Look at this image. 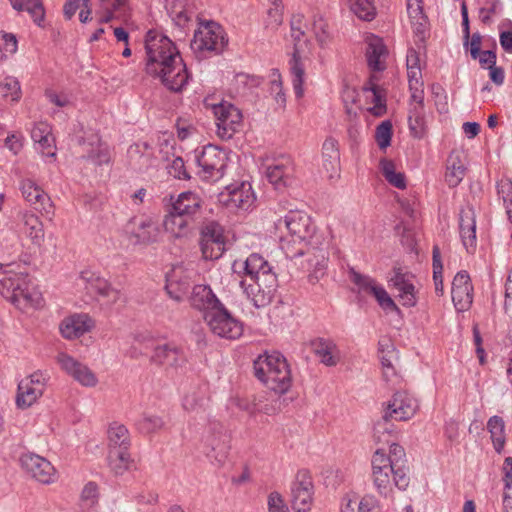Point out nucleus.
Masks as SVG:
<instances>
[{"label":"nucleus","instance_id":"nucleus-59","mask_svg":"<svg viewBox=\"0 0 512 512\" xmlns=\"http://www.w3.org/2000/svg\"><path fill=\"white\" fill-rule=\"evenodd\" d=\"M327 28V23L322 17L314 18L312 31L321 46L325 45L329 39L330 34Z\"/></svg>","mask_w":512,"mask_h":512},{"label":"nucleus","instance_id":"nucleus-7","mask_svg":"<svg viewBox=\"0 0 512 512\" xmlns=\"http://www.w3.org/2000/svg\"><path fill=\"white\" fill-rule=\"evenodd\" d=\"M290 26V35L294 45L292 56L289 60V68L295 95L297 98H301L304 95L303 84L305 79V65L303 59L308 42L305 37L306 24L304 23L303 15H293Z\"/></svg>","mask_w":512,"mask_h":512},{"label":"nucleus","instance_id":"nucleus-26","mask_svg":"<svg viewBox=\"0 0 512 512\" xmlns=\"http://www.w3.org/2000/svg\"><path fill=\"white\" fill-rule=\"evenodd\" d=\"M311 349L319 361L328 367L336 366L340 361V351L334 340L318 337L310 342Z\"/></svg>","mask_w":512,"mask_h":512},{"label":"nucleus","instance_id":"nucleus-20","mask_svg":"<svg viewBox=\"0 0 512 512\" xmlns=\"http://www.w3.org/2000/svg\"><path fill=\"white\" fill-rule=\"evenodd\" d=\"M256 200L250 183L242 182L226 187V191L220 194V202L230 209L247 211Z\"/></svg>","mask_w":512,"mask_h":512},{"label":"nucleus","instance_id":"nucleus-9","mask_svg":"<svg viewBox=\"0 0 512 512\" xmlns=\"http://www.w3.org/2000/svg\"><path fill=\"white\" fill-rule=\"evenodd\" d=\"M202 443L203 452L211 462L219 466L224 464L230 449V436L221 422L209 420L202 436Z\"/></svg>","mask_w":512,"mask_h":512},{"label":"nucleus","instance_id":"nucleus-52","mask_svg":"<svg viewBox=\"0 0 512 512\" xmlns=\"http://www.w3.org/2000/svg\"><path fill=\"white\" fill-rule=\"evenodd\" d=\"M349 279L355 286H357L358 293L372 294L378 285L373 278L357 272L353 267L349 268Z\"/></svg>","mask_w":512,"mask_h":512},{"label":"nucleus","instance_id":"nucleus-37","mask_svg":"<svg viewBox=\"0 0 512 512\" xmlns=\"http://www.w3.org/2000/svg\"><path fill=\"white\" fill-rule=\"evenodd\" d=\"M192 224L193 222L176 214L169 208L167 209V214L163 219V227L165 231L171 234L174 238L186 237L192 229Z\"/></svg>","mask_w":512,"mask_h":512},{"label":"nucleus","instance_id":"nucleus-45","mask_svg":"<svg viewBox=\"0 0 512 512\" xmlns=\"http://www.w3.org/2000/svg\"><path fill=\"white\" fill-rule=\"evenodd\" d=\"M340 512H377L372 498L358 500L356 496L346 495L341 502Z\"/></svg>","mask_w":512,"mask_h":512},{"label":"nucleus","instance_id":"nucleus-48","mask_svg":"<svg viewBox=\"0 0 512 512\" xmlns=\"http://www.w3.org/2000/svg\"><path fill=\"white\" fill-rule=\"evenodd\" d=\"M135 425L140 433L148 435L160 431L164 427L165 422L158 415L143 413Z\"/></svg>","mask_w":512,"mask_h":512},{"label":"nucleus","instance_id":"nucleus-14","mask_svg":"<svg viewBox=\"0 0 512 512\" xmlns=\"http://www.w3.org/2000/svg\"><path fill=\"white\" fill-rule=\"evenodd\" d=\"M212 109L216 119L217 135L223 140L231 139L242 127L241 111L227 101L214 104Z\"/></svg>","mask_w":512,"mask_h":512},{"label":"nucleus","instance_id":"nucleus-12","mask_svg":"<svg viewBox=\"0 0 512 512\" xmlns=\"http://www.w3.org/2000/svg\"><path fill=\"white\" fill-rule=\"evenodd\" d=\"M224 227L217 221H205L200 230V247L206 260L219 259L226 250Z\"/></svg>","mask_w":512,"mask_h":512},{"label":"nucleus","instance_id":"nucleus-19","mask_svg":"<svg viewBox=\"0 0 512 512\" xmlns=\"http://www.w3.org/2000/svg\"><path fill=\"white\" fill-rule=\"evenodd\" d=\"M292 507L297 512L310 510L313 500L312 478L307 470H300L291 486Z\"/></svg>","mask_w":512,"mask_h":512},{"label":"nucleus","instance_id":"nucleus-49","mask_svg":"<svg viewBox=\"0 0 512 512\" xmlns=\"http://www.w3.org/2000/svg\"><path fill=\"white\" fill-rule=\"evenodd\" d=\"M109 467L116 475H122L131 464L129 451L111 450L108 455Z\"/></svg>","mask_w":512,"mask_h":512},{"label":"nucleus","instance_id":"nucleus-23","mask_svg":"<svg viewBox=\"0 0 512 512\" xmlns=\"http://www.w3.org/2000/svg\"><path fill=\"white\" fill-rule=\"evenodd\" d=\"M57 362L67 374L86 387H94L98 383L96 375L84 364L78 362L66 353L57 355Z\"/></svg>","mask_w":512,"mask_h":512},{"label":"nucleus","instance_id":"nucleus-3","mask_svg":"<svg viewBox=\"0 0 512 512\" xmlns=\"http://www.w3.org/2000/svg\"><path fill=\"white\" fill-rule=\"evenodd\" d=\"M404 448L392 443L389 454L377 449L372 456V477L379 494L387 497L394 484L399 490H406L410 483L409 468Z\"/></svg>","mask_w":512,"mask_h":512},{"label":"nucleus","instance_id":"nucleus-1","mask_svg":"<svg viewBox=\"0 0 512 512\" xmlns=\"http://www.w3.org/2000/svg\"><path fill=\"white\" fill-rule=\"evenodd\" d=\"M232 267L234 272L244 275L240 285L256 308L272 302L278 280L268 261L260 254L252 253L245 260H235Z\"/></svg>","mask_w":512,"mask_h":512},{"label":"nucleus","instance_id":"nucleus-6","mask_svg":"<svg viewBox=\"0 0 512 512\" xmlns=\"http://www.w3.org/2000/svg\"><path fill=\"white\" fill-rule=\"evenodd\" d=\"M145 71L157 78L182 56L175 43L161 32L150 30L145 37Z\"/></svg>","mask_w":512,"mask_h":512},{"label":"nucleus","instance_id":"nucleus-31","mask_svg":"<svg viewBox=\"0 0 512 512\" xmlns=\"http://www.w3.org/2000/svg\"><path fill=\"white\" fill-rule=\"evenodd\" d=\"M305 251V254L313 256L308 259V270L309 282L315 284L326 274L328 254L326 249L318 247V244L308 246Z\"/></svg>","mask_w":512,"mask_h":512},{"label":"nucleus","instance_id":"nucleus-46","mask_svg":"<svg viewBox=\"0 0 512 512\" xmlns=\"http://www.w3.org/2000/svg\"><path fill=\"white\" fill-rule=\"evenodd\" d=\"M18 11H27L38 25L44 20L45 11L40 0H9Z\"/></svg>","mask_w":512,"mask_h":512},{"label":"nucleus","instance_id":"nucleus-22","mask_svg":"<svg viewBox=\"0 0 512 512\" xmlns=\"http://www.w3.org/2000/svg\"><path fill=\"white\" fill-rule=\"evenodd\" d=\"M202 205V198L192 191H185L181 192L177 196H170L169 209L174 211L176 214L187 218L193 223L197 215L200 214Z\"/></svg>","mask_w":512,"mask_h":512},{"label":"nucleus","instance_id":"nucleus-16","mask_svg":"<svg viewBox=\"0 0 512 512\" xmlns=\"http://www.w3.org/2000/svg\"><path fill=\"white\" fill-rule=\"evenodd\" d=\"M79 280L82 285H84L87 292L96 294L98 301L102 302L104 305L111 306L120 299V291L113 288L111 284L97 272L84 270L81 272Z\"/></svg>","mask_w":512,"mask_h":512},{"label":"nucleus","instance_id":"nucleus-5","mask_svg":"<svg viewBox=\"0 0 512 512\" xmlns=\"http://www.w3.org/2000/svg\"><path fill=\"white\" fill-rule=\"evenodd\" d=\"M11 265L0 263V295L21 311L40 308L43 304L41 292L26 273L8 269Z\"/></svg>","mask_w":512,"mask_h":512},{"label":"nucleus","instance_id":"nucleus-63","mask_svg":"<svg viewBox=\"0 0 512 512\" xmlns=\"http://www.w3.org/2000/svg\"><path fill=\"white\" fill-rule=\"evenodd\" d=\"M23 136L19 132L8 134L5 138V146L13 153L18 154L23 147Z\"/></svg>","mask_w":512,"mask_h":512},{"label":"nucleus","instance_id":"nucleus-21","mask_svg":"<svg viewBox=\"0 0 512 512\" xmlns=\"http://www.w3.org/2000/svg\"><path fill=\"white\" fill-rule=\"evenodd\" d=\"M451 297L458 312L469 310L473 303V285L465 270L459 271L452 281Z\"/></svg>","mask_w":512,"mask_h":512},{"label":"nucleus","instance_id":"nucleus-62","mask_svg":"<svg viewBox=\"0 0 512 512\" xmlns=\"http://www.w3.org/2000/svg\"><path fill=\"white\" fill-rule=\"evenodd\" d=\"M17 39L11 33H0V49L6 53L14 54L17 51Z\"/></svg>","mask_w":512,"mask_h":512},{"label":"nucleus","instance_id":"nucleus-35","mask_svg":"<svg viewBox=\"0 0 512 512\" xmlns=\"http://www.w3.org/2000/svg\"><path fill=\"white\" fill-rule=\"evenodd\" d=\"M165 9L172 21L179 27H185L195 16L188 0H165Z\"/></svg>","mask_w":512,"mask_h":512},{"label":"nucleus","instance_id":"nucleus-30","mask_svg":"<svg viewBox=\"0 0 512 512\" xmlns=\"http://www.w3.org/2000/svg\"><path fill=\"white\" fill-rule=\"evenodd\" d=\"M94 322L87 314H75L65 318L60 324L61 335L66 339H75L89 332Z\"/></svg>","mask_w":512,"mask_h":512},{"label":"nucleus","instance_id":"nucleus-64","mask_svg":"<svg viewBox=\"0 0 512 512\" xmlns=\"http://www.w3.org/2000/svg\"><path fill=\"white\" fill-rule=\"evenodd\" d=\"M268 510L269 512H289L281 495L277 492L270 493L268 497Z\"/></svg>","mask_w":512,"mask_h":512},{"label":"nucleus","instance_id":"nucleus-13","mask_svg":"<svg viewBox=\"0 0 512 512\" xmlns=\"http://www.w3.org/2000/svg\"><path fill=\"white\" fill-rule=\"evenodd\" d=\"M124 235L132 245H149L160 239L161 231L156 220L149 216L134 217L124 227Z\"/></svg>","mask_w":512,"mask_h":512},{"label":"nucleus","instance_id":"nucleus-36","mask_svg":"<svg viewBox=\"0 0 512 512\" xmlns=\"http://www.w3.org/2000/svg\"><path fill=\"white\" fill-rule=\"evenodd\" d=\"M85 154L84 158L92 160L94 163L101 165L108 163L110 156L107 145L100 141L96 134H91L88 140H83L81 143Z\"/></svg>","mask_w":512,"mask_h":512},{"label":"nucleus","instance_id":"nucleus-57","mask_svg":"<svg viewBox=\"0 0 512 512\" xmlns=\"http://www.w3.org/2000/svg\"><path fill=\"white\" fill-rule=\"evenodd\" d=\"M375 139L381 150H385L390 146L392 139V123L389 120L381 122L376 127Z\"/></svg>","mask_w":512,"mask_h":512},{"label":"nucleus","instance_id":"nucleus-44","mask_svg":"<svg viewBox=\"0 0 512 512\" xmlns=\"http://www.w3.org/2000/svg\"><path fill=\"white\" fill-rule=\"evenodd\" d=\"M291 173L292 167L284 162L273 163L266 169L267 179L276 189H280L288 184Z\"/></svg>","mask_w":512,"mask_h":512},{"label":"nucleus","instance_id":"nucleus-53","mask_svg":"<svg viewBox=\"0 0 512 512\" xmlns=\"http://www.w3.org/2000/svg\"><path fill=\"white\" fill-rule=\"evenodd\" d=\"M432 264H433V280L435 285V292L437 295L442 296L444 293L443 285V264L441 261V253L438 246H434L432 250Z\"/></svg>","mask_w":512,"mask_h":512},{"label":"nucleus","instance_id":"nucleus-4","mask_svg":"<svg viewBox=\"0 0 512 512\" xmlns=\"http://www.w3.org/2000/svg\"><path fill=\"white\" fill-rule=\"evenodd\" d=\"M274 227L280 247L289 258L302 256L306 253L305 248L319 244L320 236L315 234L311 218L304 211H288L274 222Z\"/></svg>","mask_w":512,"mask_h":512},{"label":"nucleus","instance_id":"nucleus-43","mask_svg":"<svg viewBox=\"0 0 512 512\" xmlns=\"http://www.w3.org/2000/svg\"><path fill=\"white\" fill-rule=\"evenodd\" d=\"M21 232L39 244L44 238L43 224L40 219L31 212H25L21 216Z\"/></svg>","mask_w":512,"mask_h":512},{"label":"nucleus","instance_id":"nucleus-51","mask_svg":"<svg viewBox=\"0 0 512 512\" xmlns=\"http://www.w3.org/2000/svg\"><path fill=\"white\" fill-rule=\"evenodd\" d=\"M408 125L411 134L415 138H422L425 131V119L423 109L413 106L409 111Z\"/></svg>","mask_w":512,"mask_h":512},{"label":"nucleus","instance_id":"nucleus-61","mask_svg":"<svg viewBox=\"0 0 512 512\" xmlns=\"http://www.w3.org/2000/svg\"><path fill=\"white\" fill-rule=\"evenodd\" d=\"M283 22V9L282 8H269L267 17L265 19L266 28L272 30L277 29Z\"/></svg>","mask_w":512,"mask_h":512},{"label":"nucleus","instance_id":"nucleus-25","mask_svg":"<svg viewBox=\"0 0 512 512\" xmlns=\"http://www.w3.org/2000/svg\"><path fill=\"white\" fill-rule=\"evenodd\" d=\"M390 285L398 292L397 297L405 307H414L417 303V290L413 284V276L395 269L389 280Z\"/></svg>","mask_w":512,"mask_h":512},{"label":"nucleus","instance_id":"nucleus-27","mask_svg":"<svg viewBox=\"0 0 512 512\" xmlns=\"http://www.w3.org/2000/svg\"><path fill=\"white\" fill-rule=\"evenodd\" d=\"M151 359L154 363L170 367H181L186 362L183 350L172 342L157 345Z\"/></svg>","mask_w":512,"mask_h":512},{"label":"nucleus","instance_id":"nucleus-11","mask_svg":"<svg viewBox=\"0 0 512 512\" xmlns=\"http://www.w3.org/2000/svg\"><path fill=\"white\" fill-rule=\"evenodd\" d=\"M227 153L214 145H207L196 156V162L200 170L198 174L203 180L210 182L219 181L227 168Z\"/></svg>","mask_w":512,"mask_h":512},{"label":"nucleus","instance_id":"nucleus-29","mask_svg":"<svg viewBox=\"0 0 512 512\" xmlns=\"http://www.w3.org/2000/svg\"><path fill=\"white\" fill-rule=\"evenodd\" d=\"M459 230L462 243L468 252L476 248V216L472 207L462 209L459 214Z\"/></svg>","mask_w":512,"mask_h":512},{"label":"nucleus","instance_id":"nucleus-24","mask_svg":"<svg viewBox=\"0 0 512 512\" xmlns=\"http://www.w3.org/2000/svg\"><path fill=\"white\" fill-rule=\"evenodd\" d=\"M190 78L191 75L182 58L176 59L172 66L157 77L165 88L176 93L187 86Z\"/></svg>","mask_w":512,"mask_h":512},{"label":"nucleus","instance_id":"nucleus-8","mask_svg":"<svg viewBox=\"0 0 512 512\" xmlns=\"http://www.w3.org/2000/svg\"><path fill=\"white\" fill-rule=\"evenodd\" d=\"M228 43L223 27L215 21L200 22L191 41V49L198 57L222 53Z\"/></svg>","mask_w":512,"mask_h":512},{"label":"nucleus","instance_id":"nucleus-40","mask_svg":"<svg viewBox=\"0 0 512 512\" xmlns=\"http://www.w3.org/2000/svg\"><path fill=\"white\" fill-rule=\"evenodd\" d=\"M287 360L279 353L259 355L253 363L254 374L261 381L272 371L278 368V364L285 363Z\"/></svg>","mask_w":512,"mask_h":512},{"label":"nucleus","instance_id":"nucleus-54","mask_svg":"<svg viewBox=\"0 0 512 512\" xmlns=\"http://www.w3.org/2000/svg\"><path fill=\"white\" fill-rule=\"evenodd\" d=\"M497 193L503 201L508 221L512 224V182L507 179L499 181Z\"/></svg>","mask_w":512,"mask_h":512},{"label":"nucleus","instance_id":"nucleus-32","mask_svg":"<svg viewBox=\"0 0 512 512\" xmlns=\"http://www.w3.org/2000/svg\"><path fill=\"white\" fill-rule=\"evenodd\" d=\"M262 382L269 390L276 394H285L292 385L291 370L287 363H280L278 368L265 377Z\"/></svg>","mask_w":512,"mask_h":512},{"label":"nucleus","instance_id":"nucleus-55","mask_svg":"<svg viewBox=\"0 0 512 512\" xmlns=\"http://www.w3.org/2000/svg\"><path fill=\"white\" fill-rule=\"evenodd\" d=\"M445 174L446 182L450 187H456L465 176L466 168L460 160H450Z\"/></svg>","mask_w":512,"mask_h":512},{"label":"nucleus","instance_id":"nucleus-38","mask_svg":"<svg viewBox=\"0 0 512 512\" xmlns=\"http://www.w3.org/2000/svg\"><path fill=\"white\" fill-rule=\"evenodd\" d=\"M207 402V385L202 384L190 387V389L183 396L182 406L187 412L198 413L199 411L205 409Z\"/></svg>","mask_w":512,"mask_h":512},{"label":"nucleus","instance_id":"nucleus-41","mask_svg":"<svg viewBox=\"0 0 512 512\" xmlns=\"http://www.w3.org/2000/svg\"><path fill=\"white\" fill-rule=\"evenodd\" d=\"M109 451L126 450L131 446L130 433L125 425L118 422L110 424L108 429Z\"/></svg>","mask_w":512,"mask_h":512},{"label":"nucleus","instance_id":"nucleus-18","mask_svg":"<svg viewBox=\"0 0 512 512\" xmlns=\"http://www.w3.org/2000/svg\"><path fill=\"white\" fill-rule=\"evenodd\" d=\"M20 191L23 198L42 215L51 218L54 215V206L49 195L31 179L20 182Z\"/></svg>","mask_w":512,"mask_h":512},{"label":"nucleus","instance_id":"nucleus-42","mask_svg":"<svg viewBox=\"0 0 512 512\" xmlns=\"http://www.w3.org/2000/svg\"><path fill=\"white\" fill-rule=\"evenodd\" d=\"M100 2V23H108L114 18L126 16L128 0H99Z\"/></svg>","mask_w":512,"mask_h":512},{"label":"nucleus","instance_id":"nucleus-17","mask_svg":"<svg viewBox=\"0 0 512 512\" xmlns=\"http://www.w3.org/2000/svg\"><path fill=\"white\" fill-rule=\"evenodd\" d=\"M48 377L41 371H36L22 379L18 384L16 404L19 408H28L44 393Z\"/></svg>","mask_w":512,"mask_h":512},{"label":"nucleus","instance_id":"nucleus-33","mask_svg":"<svg viewBox=\"0 0 512 512\" xmlns=\"http://www.w3.org/2000/svg\"><path fill=\"white\" fill-rule=\"evenodd\" d=\"M190 283V276L185 274L181 267H175L172 272L166 276L165 289L170 298L179 302L188 293Z\"/></svg>","mask_w":512,"mask_h":512},{"label":"nucleus","instance_id":"nucleus-34","mask_svg":"<svg viewBox=\"0 0 512 512\" xmlns=\"http://www.w3.org/2000/svg\"><path fill=\"white\" fill-rule=\"evenodd\" d=\"M323 168L330 179L338 178L340 172V153L338 142L332 137L327 138L322 145Z\"/></svg>","mask_w":512,"mask_h":512},{"label":"nucleus","instance_id":"nucleus-58","mask_svg":"<svg viewBox=\"0 0 512 512\" xmlns=\"http://www.w3.org/2000/svg\"><path fill=\"white\" fill-rule=\"evenodd\" d=\"M372 295L375 297L379 306L383 310H385L387 312H389V311L399 312L400 311L398 306L395 304V302L389 296V294L387 293V291L384 289L383 286L377 285L376 288L374 289V291L372 292Z\"/></svg>","mask_w":512,"mask_h":512},{"label":"nucleus","instance_id":"nucleus-15","mask_svg":"<svg viewBox=\"0 0 512 512\" xmlns=\"http://www.w3.org/2000/svg\"><path fill=\"white\" fill-rule=\"evenodd\" d=\"M19 463L27 475L42 484H51L57 479L54 466L38 454L24 452L19 458Z\"/></svg>","mask_w":512,"mask_h":512},{"label":"nucleus","instance_id":"nucleus-50","mask_svg":"<svg viewBox=\"0 0 512 512\" xmlns=\"http://www.w3.org/2000/svg\"><path fill=\"white\" fill-rule=\"evenodd\" d=\"M351 11L360 19L371 21L376 14L373 0H348Z\"/></svg>","mask_w":512,"mask_h":512},{"label":"nucleus","instance_id":"nucleus-10","mask_svg":"<svg viewBox=\"0 0 512 512\" xmlns=\"http://www.w3.org/2000/svg\"><path fill=\"white\" fill-rule=\"evenodd\" d=\"M418 409V401L405 391L396 392L392 399L388 402L387 407L382 416V420L378 421L374 427L375 436L382 431H387V422L390 420L406 421L412 418Z\"/></svg>","mask_w":512,"mask_h":512},{"label":"nucleus","instance_id":"nucleus-56","mask_svg":"<svg viewBox=\"0 0 512 512\" xmlns=\"http://www.w3.org/2000/svg\"><path fill=\"white\" fill-rule=\"evenodd\" d=\"M2 96L11 101H18L21 98V87L19 81L12 76H7L0 84Z\"/></svg>","mask_w":512,"mask_h":512},{"label":"nucleus","instance_id":"nucleus-28","mask_svg":"<svg viewBox=\"0 0 512 512\" xmlns=\"http://www.w3.org/2000/svg\"><path fill=\"white\" fill-rule=\"evenodd\" d=\"M365 55L370 70L375 72L385 70L388 51L380 37L375 35L367 37Z\"/></svg>","mask_w":512,"mask_h":512},{"label":"nucleus","instance_id":"nucleus-47","mask_svg":"<svg viewBox=\"0 0 512 512\" xmlns=\"http://www.w3.org/2000/svg\"><path fill=\"white\" fill-rule=\"evenodd\" d=\"M380 169L386 181L398 189L406 187L405 175L402 172H397L395 164L391 160L382 159L380 161Z\"/></svg>","mask_w":512,"mask_h":512},{"label":"nucleus","instance_id":"nucleus-2","mask_svg":"<svg viewBox=\"0 0 512 512\" xmlns=\"http://www.w3.org/2000/svg\"><path fill=\"white\" fill-rule=\"evenodd\" d=\"M190 305L198 310L209 330L220 338L235 340L243 334V324L218 299L209 285H195L189 297Z\"/></svg>","mask_w":512,"mask_h":512},{"label":"nucleus","instance_id":"nucleus-60","mask_svg":"<svg viewBox=\"0 0 512 512\" xmlns=\"http://www.w3.org/2000/svg\"><path fill=\"white\" fill-rule=\"evenodd\" d=\"M169 175L180 180H187L190 175L185 169L184 160L181 157H175L167 167Z\"/></svg>","mask_w":512,"mask_h":512},{"label":"nucleus","instance_id":"nucleus-39","mask_svg":"<svg viewBox=\"0 0 512 512\" xmlns=\"http://www.w3.org/2000/svg\"><path fill=\"white\" fill-rule=\"evenodd\" d=\"M486 428L495 452L499 455L502 454L507 440L505 421L502 417L494 415L488 419Z\"/></svg>","mask_w":512,"mask_h":512}]
</instances>
